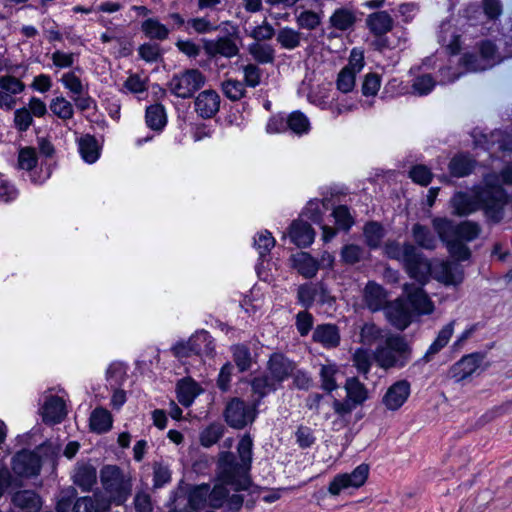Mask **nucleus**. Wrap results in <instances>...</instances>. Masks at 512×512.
Returning a JSON list of instances; mask_svg holds the SVG:
<instances>
[{"label": "nucleus", "mask_w": 512, "mask_h": 512, "mask_svg": "<svg viewBox=\"0 0 512 512\" xmlns=\"http://www.w3.org/2000/svg\"><path fill=\"white\" fill-rule=\"evenodd\" d=\"M252 439L244 436L238 443V454L240 461L232 453H225L219 462L220 484L209 490L208 501L212 508H220L226 504V512H239L243 505L244 498L241 495L233 494L229 497L230 487L234 491L247 490L251 485L249 470L252 460Z\"/></svg>", "instance_id": "nucleus-1"}, {"label": "nucleus", "mask_w": 512, "mask_h": 512, "mask_svg": "<svg viewBox=\"0 0 512 512\" xmlns=\"http://www.w3.org/2000/svg\"><path fill=\"white\" fill-rule=\"evenodd\" d=\"M384 251L389 258L402 261L410 277L420 284H424L431 274L445 285H458L463 280V269L458 263L442 261L432 267L430 262L410 243L401 245L398 242L389 241L385 244Z\"/></svg>", "instance_id": "nucleus-2"}, {"label": "nucleus", "mask_w": 512, "mask_h": 512, "mask_svg": "<svg viewBox=\"0 0 512 512\" xmlns=\"http://www.w3.org/2000/svg\"><path fill=\"white\" fill-rule=\"evenodd\" d=\"M507 200L508 196L500 184L499 177L494 175L486 178L484 187L480 188L474 196L458 192L450 203L453 214L456 216L469 215L481 206L489 217L499 221Z\"/></svg>", "instance_id": "nucleus-3"}, {"label": "nucleus", "mask_w": 512, "mask_h": 512, "mask_svg": "<svg viewBox=\"0 0 512 512\" xmlns=\"http://www.w3.org/2000/svg\"><path fill=\"white\" fill-rule=\"evenodd\" d=\"M432 225L453 258L458 261L469 259L471 251L464 242L472 241L479 236L481 228L476 222L464 221L455 224L447 218H434Z\"/></svg>", "instance_id": "nucleus-4"}, {"label": "nucleus", "mask_w": 512, "mask_h": 512, "mask_svg": "<svg viewBox=\"0 0 512 512\" xmlns=\"http://www.w3.org/2000/svg\"><path fill=\"white\" fill-rule=\"evenodd\" d=\"M411 353L412 349L403 336L390 334L376 346L373 358L379 367L387 370L406 366Z\"/></svg>", "instance_id": "nucleus-5"}, {"label": "nucleus", "mask_w": 512, "mask_h": 512, "mask_svg": "<svg viewBox=\"0 0 512 512\" xmlns=\"http://www.w3.org/2000/svg\"><path fill=\"white\" fill-rule=\"evenodd\" d=\"M100 481L104 491L112 497L115 505L124 504L131 494V478L118 466H103L100 470Z\"/></svg>", "instance_id": "nucleus-6"}, {"label": "nucleus", "mask_w": 512, "mask_h": 512, "mask_svg": "<svg viewBox=\"0 0 512 512\" xmlns=\"http://www.w3.org/2000/svg\"><path fill=\"white\" fill-rule=\"evenodd\" d=\"M205 76L198 69H187L172 77L169 90L179 98H191L205 84Z\"/></svg>", "instance_id": "nucleus-7"}, {"label": "nucleus", "mask_w": 512, "mask_h": 512, "mask_svg": "<svg viewBox=\"0 0 512 512\" xmlns=\"http://www.w3.org/2000/svg\"><path fill=\"white\" fill-rule=\"evenodd\" d=\"M254 405H248L239 398H233L226 405L224 417L227 424L236 429H242L255 419Z\"/></svg>", "instance_id": "nucleus-8"}, {"label": "nucleus", "mask_w": 512, "mask_h": 512, "mask_svg": "<svg viewBox=\"0 0 512 512\" xmlns=\"http://www.w3.org/2000/svg\"><path fill=\"white\" fill-rule=\"evenodd\" d=\"M369 473V468L365 464L356 467L351 474L337 475L329 484L328 491L331 495L337 496L343 489L362 486Z\"/></svg>", "instance_id": "nucleus-9"}, {"label": "nucleus", "mask_w": 512, "mask_h": 512, "mask_svg": "<svg viewBox=\"0 0 512 512\" xmlns=\"http://www.w3.org/2000/svg\"><path fill=\"white\" fill-rule=\"evenodd\" d=\"M386 313L391 324L399 330L406 329L415 314L407 301L401 299L389 303Z\"/></svg>", "instance_id": "nucleus-10"}, {"label": "nucleus", "mask_w": 512, "mask_h": 512, "mask_svg": "<svg viewBox=\"0 0 512 512\" xmlns=\"http://www.w3.org/2000/svg\"><path fill=\"white\" fill-rule=\"evenodd\" d=\"M41 468L40 457L30 451H21L13 457L12 469L20 476L30 477L39 473Z\"/></svg>", "instance_id": "nucleus-11"}, {"label": "nucleus", "mask_w": 512, "mask_h": 512, "mask_svg": "<svg viewBox=\"0 0 512 512\" xmlns=\"http://www.w3.org/2000/svg\"><path fill=\"white\" fill-rule=\"evenodd\" d=\"M409 395L410 383L399 380L387 389L382 402L388 410L396 411L407 401Z\"/></svg>", "instance_id": "nucleus-12"}, {"label": "nucleus", "mask_w": 512, "mask_h": 512, "mask_svg": "<svg viewBox=\"0 0 512 512\" xmlns=\"http://www.w3.org/2000/svg\"><path fill=\"white\" fill-rule=\"evenodd\" d=\"M404 291L407 294V303L415 314H430L433 311V303L422 287L406 284Z\"/></svg>", "instance_id": "nucleus-13"}, {"label": "nucleus", "mask_w": 512, "mask_h": 512, "mask_svg": "<svg viewBox=\"0 0 512 512\" xmlns=\"http://www.w3.org/2000/svg\"><path fill=\"white\" fill-rule=\"evenodd\" d=\"M482 360L479 353L466 355L450 368L448 375L457 382L463 381L478 369Z\"/></svg>", "instance_id": "nucleus-14"}, {"label": "nucleus", "mask_w": 512, "mask_h": 512, "mask_svg": "<svg viewBox=\"0 0 512 512\" xmlns=\"http://www.w3.org/2000/svg\"><path fill=\"white\" fill-rule=\"evenodd\" d=\"M112 504H114V500L110 495L95 493L93 497L77 499L72 512H109Z\"/></svg>", "instance_id": "nucleus-15"}, {"label": "nucleus", "mask_w": 512, "mask_h": 512, "mask_svg": "<svg viewBox=\"0 0 512 512\" xmlns=\"http://www.w3.org/2000/svg\"><path fill=\"white\" fill-rule=\"evenodd\" d=\"M195 111L204 119L212 118L219 111L220 96L215 90H204L195 99Z\"/></svg>", "instance_id": "nucleus-16"}, {"label": "nucleus", "mask_w": 512, "mask_h": 512, "mask_svg": "<svg viewBox=\"0 0 512 512\" xmlns=\"http://www.w3.org/2000/svg\"><path fill=\"white\" fill-rule=\"evenodd\" d=\"M363 303L372 312L387 308L389 304L386 291L375 282H368L363 289Z\"/></svg>", "instance_id": "nucleus-17"}, {"label": "nucleus", "mask_w": 512, "mask_h": 512, "mask_svg": "<svg viewBox=\"0 0 512 512\" xmlns=\"http://www.w3.org/2000/svg\"><path fill=\"white\" fill-rule=\"evenodd\" d=\"M294 369V363L282 354L272 355L268 362V374L277 384L291 376Z\"/></svg>", "instance_id": "nucleus-18"}, {"label": "nucleus", "mask_w": 512, "mask_h": 512, "mask_svg": "<svg viewBox=\"0 0 512 512\" xmlns=\"http://www.w3.org/2000/svg\"><path fill=\"white\" fill-rule=\"evenodd\" d=\"M393 19L386 11L374 12L367 16L366 25L374 36H384L393 28Z\"/></svg>", "instance_id": "nucleus-19"}, {"label": "nucleus", "mask_w": 512, "mask_h": 512, "mask_svg": "<svg viewBox=\"0 0 512 512\" xmlns=\"http://www.w3.org/2000/svg\"><path fill=\"white\" fill-rule=\"evenodd\" d=\"M289 236L298 247H307L314 240V230L309 223L297 220L291 224Z\"/></svg>", "instance_id": "nucleus-20"}, {"label": "nucleus", "mask_w": 512, "mask_h": 512, "mask_svg": "<svg viewBox=\"0 0 512 512\" xmlns=\"http://www.w3.org/2000/svg\"><path fill=\"white\" fill-rule=\"evenodd\" d=\"M74 483L84 492H88L97 482L96 468L91 464H78L74 470Z\"/></svg>", "instance_id": "nucleus-21"}, {"label": "nucleus", "mask_w": 512, "mask_h": 512, "mask_svg": "<svg viewBox=\"0 0 512 512\" xmlns=\"http://www.w3.org/2000/svg\"><path fill=\"white\" fill-rule=\"evenodd\" d=\"M205 51L210 56L221 55L231 58L239 53V48L232 39L222 37L215 41L207 42L205 44Z\"/></svg>", "instance_id": "nucleus-22"}, {"label": "nucleus", "mask_w": 512, "mask_h": 512, "mask_svg": "<svg viewBox=\"0 0 512 512\" xmlns=\"http://www.w3.org/2000/svg\"><path fill=\"white\" fill-rule=\"evenodd\" d=\"M313 340L327 348L337 347L340 343L339 329L333 324L318 325L313 332Z\"/></svg>", "instance_id": "nucleus-23"}, {"label": "nucleus", "mask_w": 512, "mask_h": 512, "mask_svg": "<svg viewBox=\"0 0 512 512\" xmlns=\"http://www.w3.org/2000/svg\"><path fill=\"white\" fill-rule=\"evenodd\" d=\"M66 415L64 401L56 396L49 397L43 406V419L45 422L59 423Z\"/></svg>", "instance_id": "nucleus-24"}, {"label": "nucleus", "mask_w": 512, "mask_h": 512, "mask_svg": "<svg viewBox=\"0 0 512 512\" xmlns=\"http://www.w3.org/2000/svg\"><path fill=\"white\" fill-rule=\"evenodd\" d=\"M390 334L372 322L364 323L360 330V342L368 346L378 345Z\"/></svg>", "instance_id": "nucleus-25"}, {"label": "nucleus", "mask_w": 512, "mask_h": 512, "mask_svg": "<svg viewBox=\"0 0 512 512\" xmlns=\"http://www.w3.org/2000/svg\"><path fill=\"white\" fill-rule=\"evenodd\" d=\"M294 267L305 278H313L319 270V264L310 254L301 252L293 257Z\"/></svg>", "instance_id": "nucleus-26"}, {"label": "nucleus", "mask_w": 512, "mask_h": 512, "mask_svg": "<svg viewBox=\"0 0 512 512\" xmlns=\"http://www.w3.org/2000/svg\"><path fill=\"white\" fill-rule=\"evenodd\" d=\"M356 14L349 8H338L330 17V24L337 30L346 31L351 29L356 23Z\"/></svg>", "instance_id": "nucleus-27"}, {"label": "nucleus", "mask_w": 512, "mask_h": 512, "mask_svg": "<svg viewBox=\"0 0 512 512\" xmlns=\"http://www.w3.org/2000/svg\"><path fill=\"white\" fill-rule=\"evenodd\" d=\"M12 502L15 506L29 512H38L41 506L38 495L30 490L16 492L12 497Z\"/></svg>", "instance_id": "nucleus-28"}, {"label": "nucleus", "mask_w": 512, "mask_h": 512, "mask_svg": "<svg viewBox=\"0 0 512 512\" xmlns=\"http://www.w3.org/2000/svg\"><path fill=\"white\" fill-rule=\"evenodd\" d=\"M112 426V416L104 408L95 409L90 416V427L98 433L107 432Z\"/></svg>", "instance_id": "nucleus-29"}, {"label": "nucleus", "mask_w": 512, "mask_h": 512, "mask_svg": "<svg viewBox=\"0 0 512 512\" xmlns=\"http://www.w3.org/2000/svg\"><path fill=\"white\" fill-rule=\"evenodd\" d=\"M142 31L150 39L165 40L168 38V28L155 18H148L142 23Z\"/></svg>", "instance_id": "nucleus-30"}, {"label": "nucleus", "mask_w": 512, "mask_h": 512, "mask_svg": "<svg viewBox=\"0 0 512 512\" xmlns=\"http://www.w3.org/2000/svg\"><path fill=\"white\" fill-rule=\"evenodd\" d=\"M326 288L322 283L304 284L298 288V299L305 306L309 307L318 297V294H325Z\"/></svg>", "instance_id": "nucleus-31"}, {"label": "nucleus", "mask_w": 512, "mask_h": 512, "mask_svg": "<svg viewBox=\"0 0 512 512\" xmlns=\"http://www.w3.org/2000/svg\"><path fill=\"white\" fill-rule=\"evenodd\" d=\"M415 241L424 249L433 250L437 246V239L426 226L415 224L412 229Z\"/></svg>", "instance_id": "nucleus-32"}, {"label": "nucleus", "mask_w": 512, "mask_h": 512, "mask_svg": "<svg viewBox=\"0 0 512 512\" xmlns=\"http://www.w3.org/2000/svg\"><path fill=\"white\" fill-rule=\"evenodd\" d=\"M347 396L354 405L362 404L367 398V389L357 378H349L345 383Z\"/></svg>", "instance_id": "nucleus-33"}, {"label": "nucleus", "mask_w": 512, "mask_h": 512, "mask_svg": "<svg viewBox=\"0 0 512 512\" xmlns=\"http://www.w3.org/2000/svg\"><path fill=\"white\" fill-rule=\"evenodd\" d=\"M474 168V162L468 156H454L450 163V173L455 177H464L469 175Z\"/></svg>", "instance_id": "nucleus-34"}, {"label": "nucleus", "mask_w": 512, "mask_h": 512, "mask_svg": "<svg viewBox=\"0 0 512 512\" xmlns=\"http://www.w3.org/2000/svg\"><path fill=\"white\" fill-rule=\"evenodd\" d=\"M302 33L289 27L278 31L277 42L285 49L293 50L300 46Z\"/></svg>", "instance_id": "nucleus-35"}, {"label": "nucleus", "mask_w": 512, "mask_h": 512, "mask_svg": "<svg viewBox=\"0 0 512 512\" xmlns=\"http://www.w3.org/2000/svg\"><path fill=\"white\" fill-rule=\"evenodd\" d=\"M321 387L327 392H331L338 388L337 376L338 368L333 364L322 365L320 368Z\"/></svg>", "instance_id": "nucleus-36"}, {"label": "nucleus", "mask_w": 512, "mask_h": 512, "mask_svg": "<svg viewBox=\"0 0 512 512\" xmlns=\"http://www.w3.org/2000/svg\"><path fill=\"white\" fill-rule=\"evenodd\" d=\"M198 385L192 380H182L178 384V400L184 406H189L199 393Z\"/></svg>", "instance_id": "nucleus-37"}, {"label": "nucleus", "mask_w": 512, "mask_h": 512, "mask_svg": "<svg viewBox=\"0 0 512 512\" xmlns=\"http://www.w3.org/2000/svg\"><path fill=\"white\" fill-rule=\"evenodd\" d=\"M203 337L204 340L207 337V333H203L201 335L192 336L188 342L178 343L172 348V353L177 358H186L191 356L192 354H198L199 349L197 348V341Z\"/></svg>", "instance_id": "nucleus-38"}, {"label": "nucleus", "mask_w": 512, "mask_h": 512, "mask_svg": "<svg viewBox=\"0 0 512 512\" xmlns=\"http://www.w3.org/2000/svg\"><path fill=\"white\" fill-rule=\"evenodd\" d=\"M252 391L254 394L259 396L260 400L262 397L267 395L269 392L277 389V383L274 381L270 375L263 374L261 376L255 377L252 381Z\"/></svg>", "instance_id": "nucleus-39"}, {"label": "nucleus", "mask_w": 512, "mask_h": 512, "mask_svg": "<svg viewBox=\"0 0 512 512\" xmlns=\"http://www.w3.org/2000/svg\"><path fill=\"white\" fill-rule=\"evenodd\" d=\"M248 50L254 60L259 63L266 64L274 61L275 51L270 45L253 43Z\"/></svg>", "instance_id": "nucleus-40"}, {"label": "nucleus", "mask_w": 512, "mask_h": 512, "mask_svg": "<svg viewBox=\"0 0 512 512\" xmlns=\"http://www.w3.org/2000/svg\"><path fill=\"white\" fill-rule=\"evenodd\" d=\"M222 92L231 101H238L245 97V84L236 79H227L222 85Z\"/></svg>", "instance_id": "nucleus-41"}, {"label": "nucleus", "mask_w": 512, "mask_h": 512, "mask_svg": "<svg viewBox=\"0 0 512 512\" xmlns=\"http://www.w3.org/2000/svg\"><path fill=\"white\" fill-rule=\"evenodd\" d=\"M50 110L54 115L62 120H69L74 115V109L68 100L64 97H56L50 103Z\"/></svg>", "instance_id": "nucleus-42"}, {"label": "nucleus", "mask_w": 512, "mask_h": 512, "mask_svg": "<svg viewBox=\"0 0 512 512\" xmlns=\"http://www.w3.org/2000/svg\"><path fill=\"white\" fill-rule=\"evenodd\" d=\"M146 122L154 130L161 129L166 123L164 107L159 104L150 106L146 111Z\"/></svg>", "instance_id": "nucleus-43"}, {"label": "nucleus", "mask_w": 512, "mask_h": 512, "mask_svg": "<svg viewBox=\"0 0 512 512\" xmlns=\"http://www.w3.org/2000/svg\"><path fill=\"white\" fill-rule=\"evenodd\" d=\"M209 494L208 485H200L189 493V505L193 510H199L205 507Z\"/></svg>", "instance_id": "nucleus-44"}, {"label": "nucleus", "mask_w": 512, "mask_h": 512, "mask_svg": "<svg viewBox=\"0 0 512 512\" xmlns=\"http://www.w3.org/2000/svg\"><path fill=\"white\" fill-rule=\"evenodd\" d=\"M223 433L224 426L219 423H213L201 433V444L205 447H210L222 437Z\"/></svg>", "instance_id": "nucleus-45"}, {"label": "nucleus", "mask_w": 512, "mask_h": 512, "mask_svg": "<svg viewBox=\"0 0 512 512\" xmlns=\"http://www.w3.org/2000/svg\"><path fill=\"white\" fill-rule=\"evenodd\" d=\"M364 234L367 245L371 248L379 246L384 234L383 228L376 222H369L364 227Z\"/></svg>", "instance_id": "nucleus-46"}, {"label": "nucleus", "mask_w": 512, "mask_h": 512, "mask_svg": "<svg viewBox=\"0 0 512 512\" xmlns=\"http://www.w3.org/2000/svg\"><path fill=\"white\" fill-rule=\"evenodd\" d=\"M356 73L350 67H344L338 74L337 88L343 93H349L355 86Z\"/></svg>", "instance_id": "nucleus-47"}, {"label": "nucleus", "mask_w": 512, "mask_h": 512, "mask_svg": "<svg viewBox=\"0 0 512 512\" xmlns=\"http://www.w3.org/2000/svg\"><path fill=\"white\" fill-rule=\"evenodd\" d=\"M80 152L89 163H93L98 158V148L95 139L91 136H86L80 141Z\"/></svg>", "instance_id": "nucleus-48"}, {"label": "nucleus", "mask_w": 512, "mask_h": 512, "mask_svg": "<svg viewBox=\"0 0 512 512\" xmlns=\"http://www.w3.org/2000/svg\"><path fill=\"white\" fill-rule=\"evenodd\" d=\"M287 125L289 129L297 134L306 133L310 126L307 117L299 111L290 114L287 119Z\"/></svg>", "instance_id": "nucleus-49"}, {"label": "nucleus", "mask_w": 512, "mask_h": 512, "mask_svg": "<svg viewBox=\"0 0 512 512\" xmlns=\"http://www.w3.org/2000/svg\"><path fill=\"white\" fill-rule=\"evenodd\" d=\"M24 88V83L14 76L5 75L0 77V90L9 93L12 97L21 93Z\"/></svg>", "instance_id": "nucleus-50"}, {"label": "nucleus", "mask_w": 512, "mask_h": 512, "mask_svg": "<svg viewBox=\"0 0 512 512\" xmlns=\"http://www.w3.org/2000/svg\"><path fill=\"white\" fill-rule=\"evenodd\" d=\"M363 255V249L355 244L345 245L341 250V259L345 264L354 265L358 263Z\"/></svg>", "instance_id": "nucleus-51"}, {"label": "nucleus", "mask_w": 512, "mask_h": 512, "mask_svg": "<svg viewBox=\"0 0 512 512\" xmlns=\"http://www.w3.org/2000/svg\"><path fill=\"white\" fill-rule=\"evenodd\" d=\"M18 164L21 169L32 170L37 164V155L34 148L26 147L20 150Z\"/></svg>", "instance_id": "nucleus-52"}, {"label": "nucleus", "mask_w": 512, "mask_h": 512, "mask_svg": "<svg viewBox=\"0 0 512 512\" xmlns=\"http://www.w3.org/2000/svg\"><path fill=\"white\" fill-rule=\"evenodd\" d=\"M295 437L296 443L302 449L311 447L316 441L313 430L310 427L303 425L298 427Z\"/></svg>", "instance_id": "nucleus-53"}, {"label": "nucleus", "mask_w": 512, "mask_h": 512, "mask_svg": "<svg viewBox=\"0 0 512 512\" xmlns=\"http://www.w3.org/2000/svg\"><path fill=\"white\" fill-rule=\"evenodd\" d=\"M321 23L319 15L311 10H306L300 13V15L297 18V24L299 27L308 29V30H314L316 29Z\"/></svg>", "instance_id": "nucleus-54"}, {"label": "nucleus", "mask_w": 512, "mask_h": 512, "mask_svg": "<svg viewBox=\"0 0 512 512\" xmlns=\"http://www.w3.org/2000/svg\"><path fill=\"white\" fill-rule=\"evenodd\" d=\"M234 361L240 371H245L250 367L251 355L249 349L244 345H238L233 352Z\"/></svg>", "instance_id": "nucleus-55"}, {"label": "nucleus", "mask_w": 512, "mask_h": 512, "mask_svg": "<svg viewBox=\"0 0 512 512\" xmlns=\"http://www.w3.org/2000/svg\"><path fill=\"white\" fill-rule=\"evenodd\" d=\"M244 84L249 87H256L260 84L262 72L255 64H247L243 67Z\"/></svg>", "instance_id": "nucleus-56"}, {"label": "nucleus", "mask_w": 512, "mask_h": 512, "mask_svg": "<svg viewBox=\"0 0 512 512\" xmlns=\"http://www.w3.org/2000/svg\"><path fill=\"white\" fill-rule=\"evenodd\" d=\"M409 174L414 182L422 186H427L432 180V173L425 165L414 166Z\"/></svg>", "instance_id": "nucleus-57"}, {"label": "nucleus", "mask_w": 512, "mask_h": 512, "mask_svg": "<svg viewBox=\"0 0 512 512\" xmlns=\"http://www.w3.org/2000/svg\"><path fill=\"white\" fill-rule=\"evenodd\" d=\"M255 245L260 256H264L274 247L275 239L269 231L265 230L258 234V237L255 239Z\"/></svg>", "instance_id": "nucleus-58"}, {"label": "nucleus", "mask_w": 512, "mask_h": 512, "mask_svg": "<svg viewBox=\"0 0 512 512\" xmlns=\"http://www.w3.org/2000/svg\"><path fill=\"white\" fill-rule=\"evenodd\" d=\"M333 216L339 227L344 230H349L353 224L350 212L348 208L344 205L336 207L333 211Z\"/></svg>", "instance_id": "nucleus-59"}, {"label": "nucleus", "mask_w": 512, "mask_h": 512, "mask_svg": "<svg viewBox=\"0 0 512 512\" xmlns=\"http://www.w3.org/2000/svg\"><path fill=\"white\" fill-rule=\"evenodd\" d=\"M274 34V28L268 22H263L262 25L255 27L251 31L250 37L259 42L272 39Z\"/></svg>", "instance_id": "nucleus-60"}, {"label": "nucleus", "mask_w": 512, "mask_h": 512, "mask_svg": "<svg viewBox=\"0 0 512 512\" xmlns=\"http://www.w3.org/2000/svg\"><path fill=\"white\" fill-rule=\"evenodd\" d=\"M380 88V79L376 74H367L362 84V93L365 96H374Z\"/></svg>", "instance_id": "nucleus-61"}, {"label": "nucleus", "mask_w": 512, "mask_h": 512, "mask_svg": "<svg viewBox=\"0 0 512 512\" xmlns=\"http://www.w3.org/2000/svg\"><path fill=\"white\" fill-rule=\"evenodd\" d=\"M313 325V317L307 311H301L296 317V327L301 336H306Z\"/></svg>", "instance_id": "nucleus-62"}, {"label": "nucleus", "mask_w": 512, "mask_h": 512, "mask_svg": "<svg viewBox=\"0 0 512 512\" xmlns=\"http://www.w3.org/2000/svg\"><path fill=\"white\" fill-rule=\"evenodd\" d=\"M134 507L136 512H152L153 506L150 495L143 491L137 492L134 497Z\"/></svg>", "instance_id": "nucleus-63"}, {"label": "nucleus", "mask_w": 512, "mask_h": 512, "mask_svg": "<svg viewBox=\"0 0 512 512\" xmlns=\"http://www.w3.org/2000/svg\"><path fill=\"white\" fill-rule=\"evenodd\" d=\"M64 86L69 89L74 95H80L83 92L81 80L74 73L69 72L62 76Z\"/></svg>", "instance_id": "nucleus-64"}]
</instances>
